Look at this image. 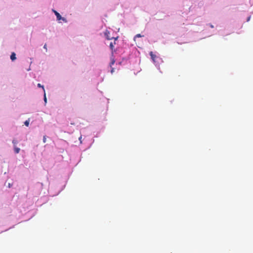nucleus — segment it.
I'll use <instances>...</instances> for the list:
<instances>
[{
    "mask_svg": "<svg viewBox=\"0 0 253 253\" xmlns=\"http://www.w3.org/2000/svg\"><path fill=\"white\" fill-rule=\"evenodd\" d=\"M53 11L54 12L55 15L56 16V18L58 20H60L62 19L64 21L66 22L65 18H62L61 17V16L60 15V14L58 12H57L56 10H53Z\"/></svg>",
    "mask_w": 253,
    "mask_h": 253,
    "instance_id": "f257e3e1",
    "label": "nucleus"
},
{
    "mask_svg": "<svg viewBox=\"0 0 253 253\" xmlns=\"http://www.w3.org/2000/svg\"><path fill=\"white\" fill-rule=\"evenodd\" d=\"M104 36L106 37V39L108 40H110L113 39V37H111L110 36V32L108 30H106L104 32Z\"/></svg>",
    "mask_w": 253,
    "mask_h": 253,
    "instance_id": "f03ea898",
    "label": "nucleus"
},
{
    "mask_svg": "<svg viewBox=\"0 0 253 253\" xmlns=\"http://www.w3.org/2000/svg\"><path fill=\"white\" fill-rule=\"evenodd\" d=\"M150 55L151 56V59L154 62H155V59L156 58V55L153 53L152 51L150 52Z\"/></svg>",
    "mask_w": 253,
    "mask_h": 253,
    "instance_id": "7ed1b4c3",
    "label": "nucleus"
},
{
    "mask_svg": "<svg viewBox=\"0 0 253 253\" xmlns=\"http://www.w3.org/2000/svg\"><path fill=\"white\" fill-rule=\"evenodd\" d=\"M16 54L14 52H12L10 55V59L12 61H14L16 59Z\"/></svg>",
    "mask_w": 253,
    "mask_h": 253,
    "instance_id": "20e7f679",
    "label": "nucleus"
},
{
    "mask_svg": "<svg viewBox=\"0 0 253 253\" xmlns=\"http://www.w3.org/2000/svg\"><path fill=\"white\" fill-rule=\"evenodd\" d=\"M114 44H116V42L115 41L114 42H111L110 43V48L113 51L114 48Z\"/></svg>",
    "mask_w": 253,
    "mask_h": 253,
    "instance_id": "39448f33",
    "label": "nucleus"
},
{
    "mask_svg": "<svg viewBox=\"0 0 253 253\" xmlns=\"http://www.w3.org/2000/svg\"><path fill=\"white\" fill-rule=\"evenodd\" d=\"M20 148L16 147V146L14 147V152L15 153L18 154L20 152Z\"/></svg>",
    "mask_w": 253,
    "mask_h": 253,
    "instance_id": "423d86ee",
    "label": "nucleus"
},
{
    "mask_svg": "<svg viewBox=\"0 0 253 253\" xmlns=\"http://www.w3.org/2000/svg\"><path fill=\"white\" fill-rule=\"evenodd\" d=\"M144 37V36L141 35L140 34H138L136 35L135 36V37H134V40L135 41V39L136 38H140V37Z\"/></svg>",
    "mask_w": 253,
    "mask_h": 253,
    "instance_id": "0eeeda50",
    "label": "nucleus"
},
{
    "mask_svg": "<svg viewBox=\"0 0 253 253\" xmlns=\"http://www.w3.org/2000/svg\"><path fill=\"white\" fill-rule=\"evenodd\" d=\"M115 62V60L114 58H112L111 62L110 64V66L111 67L113 65H114Z\"/></svg>",
    "mask_w": 253,
    "mask_h": 253,
    "instance_id": "6e6552de",
    "label": "nucleus"
},
{
    "mask_svg": "<svg viewBox=\"0 0 253 253\" xmlns=\"http://www.w3.org/2000/svg\"><path fill=\"white\" fill-rule=\"evenodd\" d=\"M12 143L13 144L14 147L16 146V145L18 143L17 140L15 139H13L12 141Z\"/></svg>",
    "mask_w": 253,
    "mask_h": 253,
    "instance_id": "1a4fd4ad",
    "label": "nucleus"
},
{
    "mask_svg": "<svg viewBox=\"0 0 253 253\" xmlns=\"http://www.w3.org/2000/svg\"><path fill=\"white\" fill-rule=\"evenodd\" d=\"M38 86L39 87H42V89L43 90V91L44 92L45 91L43 85H42L41 84H38Z\"/></svg>",
    "mask_w": 253,
    "mask_h": 253,
    "instance_id": "9d476101",
    "label": "nucleus"
},
{
    "mask_svg": "<svg viewBox=\"0 0 253 253\" xmlns=\"http://www.w3.org/2000/svg\"><path fill=\"white\" fill-rule=\"evenodd\" d=\"M24 124L25 126H29V120H27L24 123Z\"/></svg>",
    "mask_w": 253,
    "mask_h": 253,
    "instance_id": "9b49d317",
    "label": "nucleus"
},
{
    "mask_svg": "<svg viewBox=\"0 0 253 253\" xmlns=\"http://www.w3.org/2000/svg\"><path fill=\"white\" fill-rule=\"evenodd\" d=\"M44 101L45 103H46L47 99H46V94H45V91L44 92Z\"/></svg>",
    "mask_w": 253,
    "mask_h": 253,
    "instance_id": "f8f14e48",
    "label": "nucleus"
},
{
    "mask_svg": "<svg viewBox=\"0 0 253 253\" xmlns=\"http://www.w3.org/2000/svg\"><path fill=\"white\" fill-rule=\"evenodd\" d=\"M46 141V136H44L43 137V142L44 143H45Z\"/></svg>",
    "mask_w": 253,
    "mask_h": 253,
    "instance_id": "ddd939ff",
    "label": "nucleus"
},
{
    "mask_svg": "<svg viewBox=\"0 0 253 253\" xmlns=\"http://www.w3.org/2000/svg\"><path fill=\"white\" fill-rule=\"evenodd\" d=\"M43 48L46 50H47V45L46 44H45L43 46Z\"/></svg>",
    "mask_w": 253,
    "mask_h": 253,
    "instance_id": "4468645a",
    "label": "nucleus"
},
{
    "mask_svg": "<svg viewBox=\"0 0 253 253\" xmlns=\"http://www.w3.org/2000/svg\"><path fill=\"white\" fill-rule=\"evenodd\" d=\"M114 68H112V69H111V73L112 74H113V73H114Z\"/></svg>",
    "mask_w": 253,
    "mask_h": 253,
    "instance_id": "2eb2a0df",
    "label": "nucleus"
},
{
    "mask_svg": "<svg viewBox=\"0 0 253 253\" xmlns=\"http://www.w3.org/2000/svg\"><path fill=\"white\" fill-rule=\"evenodd\" d=\"M251 16H249V17H248L247 20V22H249V21H250V19H251Z\"/></svg>",
    "mask_w": 253,
    "mask_h": 253,
    "instance_id": "dca6fc26",
    "label": "nucleus"
},
{
    "mask_svg": "<svg viewBox=\"0 0 253 253\" xmlns=\"http://www.w3.org/2000/svg\"><path fill=\"white\" fill-rule=\"evenodd\" d=\"M118 38V37H116V38H114V37H113V39H114L115 40V41H116V40H117Z\"/></svg>",
    "mask_w": 253,
    "mask_h": 253,
    "instance_id": "f3484780",
    "label": "nucleus"
},
{
    "mask_svg": "<svg viewBox=\"0 0 253 253\" xmlns=\"http://www.w3.org/2000/svg\"><path fill=\"white\" fill-rule=\"evenodd\" d=\"M210 27L212 28H213V26L211 24L210 25Z\"/></svg>",
    "mask_w": 253,
    "mask_h": 253,
    "instance_id": "a211bd4d",
    "label": "nucleus"
},
{
    "mask_svg": "<svg viewBox=\"0 0 253 253\" xmlns=\"http://www.w3.org/2000/svg\"><path fill=\"white\" fill-rule=\"evenodd\" d=\"M8 185H9V187H10V184L9 183Z\"/></svg>",
    "mask_w": 253,
    "mask_h": 253,
    "instance_id": "6ab92c4d",
    "label": "nucleus"
}]
</instances>
